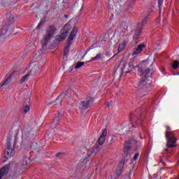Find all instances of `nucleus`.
Here are the masks:
<instances>
[{
  "mask_svg": "<svg viewBox=\"0 0 179 179\" xmlns=\"http://www.w3.org/2000/svg\"><path fill=\"white\" fill-rule=\"evenodd\" d=\"M138 73L140 76L142 78V80H138L137 83L139 92L149 93V92L152 90V81L148 79V78L150 76V69H140Z\"/></svg>",
  "mask_w": 179,
  "mask_h": 179,
  "instance_id": "1",
  "label": "nucleus"
},
{
  "mask_svg": "<svg viewBox=\"0 0 179 179\" xmlns=\"http://www.w3.org/2000/svg\"><path fill=\"white\" fill-rule=\"evenodd\" d=\"M13 23H15V17L12 14H6L0 31V37H3L8 33V29L10 27V24H13Z\"/></svg>",
  "mask_w": 179,
  "mask_h": 179,
  "instance_id": "2",
  "label": "nucleus"
},
{
  "mask_svg": "<svg viewBox=\"0 0 179 179\" xmlns=\"http://www.w3.org/2000/svg\"><path fill=\"white\" fill-rule=\"evenodd\" d=\"M166 131L165 132V137L166 139V147L168 148H176L177 146L176 143H177V138H176V134L174 131H169L171 128L170 127H166Z\"/></svg>",
  "mask_w": 179,
  "mask_h": 179,
  "instance_id": "3",
  "label": "nucleus"
},
{
  "mask_svg": "<svg viewBox=\"0 0 179 179\" xmlns=\"http://www.w3.org/2000/svg\"><path fill=\"white\" fill-rule=\"evenodd\" d=\"M77 33H78V28H76V27H74L72 29L70 36H69V38L67 39L68 43L64 47L63 59H66L68 58V54H69V48H71V45H72L73 38H75V36H76Z\"/></svg>",
  "mask_w": 179,
  "mask_h": 179,
  "instance_id": "4",
  "label": "nucleus"
},
{
  "mask_svg": "<svg viewBox=\"0 0 179 179\" xmlns=\"http://www.w3.org/2000/svg\"><path fill=\"white\" fill-rule=\"evenodd\" d=\"M54 33H55V27H48L46 29V34L43 37V41L42 43L43 45H47L48 42L51 38H52V36H54Z\"/></svg>",
  "mask_w": 179,
  "mask_h": 179,
  "instance_id": "5",
  "label": "nucleus"
},
{
  "mask_svg": "<svg viewBox=\"0 0 179 179\" xmlns=\"http://www.w3.org/2000/svg\"><path fill=\"white\" fill-rule=\"evenodd\" d=\"M141 24H138V26L134 29V34L133 36V39L131 41V45H136L139 43V38L142 36V31H141Z\"/></svg>",
  "mask_w": 179,
  "mask_h": 179,
  "instance_id": "6",
  "label": "nucleus"
},
{
  "mask_svg": "<svg viewBox=\"0 0 179 179\" xmlns=\"http://www.w3.org/2000/svg\"><path fill=\"white\" fill-rule=\"evenodd\" d=\"M93 101H94V99L90 96L87 97L80 103V110H87L90 107V105L93 104Z\"/></svg>",
  "mask_w": 179,
  "mask_h": 179,
  "instance_id": "7",
  "label": "nucleus"
},
{
  "mask_svg": "<svg viewBox=\"0 0 179 179\" xmlns=\"http://www.w3.org/2000/svg\"><path fill=\"white\" fill-rule=\"evenodd\" d=\"M69 97H71V94H66V92L62 93L56 99L55 101L52 103L53 106H57L58 103H60V106H62V101H65L66 99H69Z\"/></svg>",
  "mask_w": 179,
  "mask_h": 179,
  "instance_id": "8",
  "label": "nucleus"
},
{
  "mask_svg": "<svg viewBox=\"0 0 179 179\" xmlns=\"http://www.w3.org/2000/svg\"><path fill=\"white\" fill-rule=\"evenodd\" d=\"M13 156H15V149H6L4 151V159H6V160L3 162H7V160H9V159H11Z\"/></svg>",
  "mask_w": 179,
  "mask_h": 179,
  "instance_id": "9",
  "label": "nucleus"
},
{
  "mask_svg": "<svg viewBox=\"0 0 179 179\" xmlns=\"http://www.w3.org/2000/svg\"><path fill=\"white\" fill-rule=\"evenodd\" d=\"M145 43H141L137 46V48L134 49V52L131 55L133 58H135V57H136L137 55H139V54H141V52L143 51V48H145Z\"/></svg>",
  "mask_w": 179,
  "mask_h": 179,
  "instance_id": "10",
  "label": "nucleus"
},
{
  "mask_svg": "<svg viewBox=\"0 0 179 179\" xmlns=\"http://www.w3.org/2000/svg\"><path fill=\"white\" fill-rule=\"evenodd\" d=\"M9 169H10V165L7 164L0 169V179H3L9 173Z\"/></svg>",
  "mask_w": 179,
  "mask_h": 179,
  "instance_id": "11",
  "label": "nucleus"
},
{
  "mask_svg": "<svg viewBox=\"0 0 179 179\" xmlns=\"http://www.w3.org/2000/svg\"><path fill=\"white\" fill-rule=\"evenodd\" d=\"M151 16L152 15L150 14H148L141 22H138L137 27L138 24H140L139 27L141 29V31H142V28L146 25V23H148V19H150Z\"/></svg>",
  "mask_w": 179,
  "mask_h": 179,
  "instance_id": "12",
  "label": "nucleus"
},
{
  "mask_svg": "<svg viewBox=\"0 0 179 179\" xmlns=\"http://www.w3.org/2000/svg\"><path fill=\"white\" fill-rule=\"evenodd\" d=\"M131 143L129 141L127 143H125L124 147V152L123 155H124V159H127L128 157V155H129V150L131 149Z\"/></svg>",
  "mask_w": 179,
  "mask_h": 179,
  "instance_id": "13",
  "label": "nucleus"
},
{
  "mask_svg": "<svg viewBox=\"0 0 179 179\" xmlns=\"http://www.w3.org/2000/svg\"><path fill=\"white\" fill-rule=\"evenodd\" d=\"M140 118H141L140 115H138V116H136L135 114H131L130 116V121L132 123L136 122V124H139Z\"/></svg>",
  "mask_w": 179,
  "mask_h": 179,
  "instance_id": "14",
  "label": "nucleus"
},
{
  "mask_svg": "<svg viewBox=\"0 0 179 179\" xmlns=\"http://www.w3.org/2000/svg\"><path fill=\"white\" fill-rule=\"evenodd\" d=\"M66 37H68V33L63 32L60 35L56 36V40L57 41H63V40H65Z\"/></svg>",
  "mask_w": 179,
  "mask_h": 179,
  "instance_id": "15",
  "label": "nucleus"
},
{
  "mask_svg": "<svg viewBox=\"0 0 179 179\" xmlns=\"http://www.w3.org/2000/svg\"><path fill=\"white\" fill-rule=\"evenodd\" d=\"M39 71H40V66L38 64H35L31 69L30 73L33 75H37Z\"/></svg>",
  "mask_w": 179,
  "mask_h": 179,
  "instance_id": "16",
  "label": "nucleus"
},
{
  "mask_svg": "<svg viewBox=\"0 0 179 179\" xmlns=\"http://www.w3.org/2000/svg\"><path fill=\"white\" fill-rule=\"evenodd\" d=\"M61 120V117H59V113H58V115L56 116L54 119H53V122H52V125L53 127H57V125H58V124H59V120Z\"/></svg>",
  "mask_w": 179,
  "mask_h": 179,
  "instance_id": "17",
  "label": "nucleus"
},
{
  "mask_svg": "<svg viewBox=\"0 0 179 179\" xmlns=\"http://www.w3.org/2000/svg\"><path fill=\"white\" fill-rule=\"evenodd\" d=\"M29 164V158L25 157L22 161V169H26V166Z\"/></svg>",
  "mask_w": 179,
  "mask_h": 179,
  "instance_id": "18",
  "label": "nucleus"
},
{
  "mask_svg": "<svg viewBox=\"0 0 179 179\" xmlns=\"http://www.w3.org/2000/svg\"><path fill=\"white\" fill-rule=\"evenodd\" d=\"M12 140L9 138L6 139V149H13L12 148V142H10Z\"/></svg>",
  "mask_w": 179,
  "mask_h": 179,
  "instance_id": "19",
  "label": "nucleus"
},
{
  "mask_svg": "<svg viewBox=\"0 0 179 179\" xmlns=\"http://www.w3.org/2000/svg\"><path fill=\"white\" fill-rule=\"evenodd\" d=\"M11 79L12 78L10 77H8L2 84H0V87H3V86L9 85V82H10Z\"/></svg>",
  "mask_w": 179,
  "mask_h": 179,
  "instance_id": "20",
  "label": "nucleus"
},
{
  "mask_svg": "<svg viewBox=\"0 0 179 179\" xmlns=\"http://www.w3.org/2000/svg\"><path fill=\"white\" fill-rule=\"evenodd\" d=\"M97 152H99V148H94L91 150V152H87V155L90 156L91 155H94L97 153Z\"/></svg>",
  "mask_w": 179,
  "mask_h": 179,
  "instance_id": "21",
  "label": "nucleus"
},
{
  "mask_svg": "<svg viewBox=\"0 0 179 179\" xmlns=\"http://www.w3.org/2000/svg\"><path fill=\"white\" fill-rule=\"evenodd\" d=\"M22 111H23L24 114H27V113H29V111H30V107L28 105H26L25 106H24L22 108Z\"/></svg>",
  "mask_w": 179,
  "mask_h": 179,
  "instance_id": "22",
  "label": "nucleus"
},
{
  "mask_svg": "<svg viewBox=\"0 0 179 179\" xmlns=\"http://www.w3.org/2000/svg\"><path fill=\"white\" fill-rule=\"evenodd\" d=\"M106 142V138L104 137L100 136L98 140V143L101 146Z\"/></svg>",
  "mask_w": 179,
  "mask_h": 179,
  "instance_id": "23",
  "label": "nucleus"
},
{
  "mask_svg": "<svg viewBox=\"0 0 179 179\" xmlns=\"http://www.w3.org/2000/svg\"><path fill=\"white\" fill-rule=\"evenodd\" d=\"M83 65H85V62H78L75 66V69H79V68H81V66H83Z\"/></svg>",
  "mask_w": 179,
  "mask_h": 179,
  "instance_id": "24",
  "label": "nucleus"
},
{
  "mask_svg": "<svg viewBox=\"0 0 179 179\" xmlns=\"http://www.w3.org/2000/svg\"><path fill=\"white\" fill-rule=\"evenodd\" d=\"M178 64H179L178 61L177 60L174 61L173 63L172 64L173 69H177L178 68Z\"/></svg>",
  "mask_w": 179,
  "mask_h": 179,
  "instance_id": "25",
  "label": "nucleus"
},
{
  "mask_svg": "<svg viewBox=\"0 0 179 179\" xmlns=\"http://www.w3.org/2000/svg\"><path fill=\"white\" fill-rule=\"evenodd\" d=\"M125 166V162L124 161H121L119 164L117 168L120 169L122 170H124V166Z\"/></svg>",
  "mask_w": 179,
  "mask_h": 179,
  "instance_id": "26",
  "label": "nucleus"
},
{
  "mask_svg": "<svg viewBox=\"0 0 179 179\" xmlns=\"http://www.w3.org/2000/svg\"><path fill=\"white\" fill-rule=\"evenodd\" d=\"M28 76H29V74H27V75L24 76L21 78L20 83L21 85H23V83H24V82H26V79H27V77H28Z\"/></svg>",
  "mask_w": 179,
  "mask_h": 179,
  "instance_id": "27",
  "label": "nucleus"
},
{
  "mask_svg": "<svg viewBox=\"0 0 179 179\" xmlns=\"http://www.w3.org/2000/svg\"><path fill=\"white\" fill-rule=\"evenodd\" d=\"M100 58H101V55L100 53H99V54H97V55H96V57H92V58L91 59L90 62H92V61H96V60H97V59H100Z\"/></svg>",
  "mask_w": 179,
  "mask_h": 179,
  "instance_id": "28",
  "label": "nucleus"
},
{
  "mask_svg": "<svg viewBox=\"0 0 179 179\" xmlns=\"http://www.w3.org/2000/svg\"><path fill=\"white\" fill-rule=\"evenodd\" d=\"M164 0H158V9L159 12H162V5H163Z\"/></svg>",
  "mask_w": 179,
  "mask_h": 179,
  "instance_id": "29",
  "label": "nucleus"
},
{
  "mask_svg": "<svg viewBox=\"0 0 179 179\" xmlns=\"http://www.w3.org/2000/svg\"><path fill=\"white\" fill-rule=\"evenodd\" d=\"M121 27L122 29H124V30H125L126 31H128V24H127V23L122 22Z\"/></svg>",
  "mask_w": 179,
  "mask_h": 179,
  "instance_id": "30",
  "label": "nucleus"
},
{
  "mask_svg": "<svg viewBox=\"0 0 179 179\" xmlns=\"http://www.w3.org/2000/svg\"><path fill=\"white\" fill-rule=\"evenodd\" d=\"M138 157H139V151L134 155L132 161L136 162V160H138Z\"/></svg>",
  "mask_w": 179,
  "mask_h": 179,
  "instance_id": "31",
  "label": "nucleus"
},
{
  "mask_svg": "<svg viewBox=\"0 0 179 179\" xmlns=\"http://www.w3.org/2000/svg\"><path fill=\"white\" fill-rule=\"evenodd\" d=\"M124 169H120V168H117L116 169V174H117V176H121V174H122V171Z\"/></svg>",
  "mask_w": 179,
  "mask_h": 179,
  "instance_id": "32",
  "label": "nucleus"
},
{
  "mask_svg": "<svg viewBox=\"0 0 179 179\" xmlns=\"http://www.w3.org/2000/svg\"><path fill=\"white\" fill-rule=\"evenodd\" d=\"M106 136H107V129H105L103 130L101 137L106 138Z\"/></svg>",
  "mask_w": 179,
  "mask_h": 179,
  "instance_id": "33",
  "label": "nucleus"
},
{
  "mask_svg": "<svg viewBox=\"0 0 179 179\" xmlns=\"http://www.w3.org/2000/svg\"><path fill=\"white\" fill-rule=\"evenodd\" d=\"M123 50H124V44H120L117 49L118 52H121V51H123Z\"/></svg>",
  "mask_w": 179,
  "mask_h": 179,
  "instance_id": "34",
  "label": "nucleus"
},
{
  "mask_svg": "<svg viewBox=\"0 0 179 179\" xmlns=\"http://www.w3.org/2000/svg\"><path fill=\"white\" fill-rule=\"evenodd\" d=\"M65 155V153L64 152H58L57 155H56V157H62Z\"/></svg>",
  "mask_w": 179,
  "mask_h": 179,
  "instance_id": "35",
  "label": "nucleus"
},
{
  "mask_svg": "<svg viewBox=\"0 0 179 179\" xmlns=\"http://www.w3.org/2000/svg\"><path fill=\"white\" fill-rule=\"evenodd\" d=\"M43 24H44V21L41 20L38 24L37 25L36 29H38L41 26H43Z\"/></svg>",
  "mask_w": 179,
  "mask_h": 179,
  "instance_id": "36",
  "label": "nucleus"
},
{
  "mask_svg": "<svg viewBox=\"0 0 179 179\" xmlns=\"http://www.w3.org/2000/svg\"><path fill=\"white\" fill-rule=\"evenodd\" d=\"M56 2L57 3H62V2H64V0H56Z\"/></svg>",
  "mask_w": 179,
  "mask_h": 179,
  "instance_id": "37",
  "label": "nucleus"
},
{
  "mask_svg": "<svg viewBox=\"0 0 179 179\" xmlns=\"http://www.w3.org/2000/svg\"><path fill=\"white\" fill-rule=\"evenodd\" d=\"M110 106H111L110 103L108 102L107 104H106V106L110 107Z\"/></svg>",
  "mask_w": 179,
  "mask_h": 179,
  "instance_id": "38",
  "label": "nucleus"
},
{
  "mask_svg": "<svg viewBox=\"0 0 179 179\" xmlns=\"http://www.w3.org/2000/svg\"><path fill=\"white\" fill-rule=\"evenodd\" d=\"M64 17H65L66 19H68V17H69V15H64Z\"/></svg>",
  "mask_w": 179,
  "mask_h": 179,
  "instance_id": "39",
  "label": "nucleus"
},
{
  "mask_svg": "<svg viewBox=\"0 0 179 179\" xmlns=\"http://www.w3.org/2000/svg\"><path fill=\"white\" fill-rule=\"evenodd\" d=\"M145 95H146V94H143V95L142 94H139V97H143V96H145Z\"/></svg>",
  "mask_w": 179,
  "mask_h": 179,
  "instance_id": "40",
  "label": "nucleus"
},
{
  "mask_svg": "<svg viewBox=\"0 0 179 179\" xmlns=\"http://www.w3.org/2000/svg\"><path fill=\"white\" fill-rule=\"evenodd\" d=\"M90 50H92V48H90V49L85 53L84 55H86V54H87V52H88V51H90Z\"/></svg>",
  "mask_w": 179,
  "mask_h": 179,
  "instance_id": "41",
  "label": "nucleus"
},
{
  "mask_svg": "<svg viewBox=\"0 0 179 179\" xmlns=\"http://www.w3.org/2000/svg\"><path fill=\"white\" fill-rule=\"evenodd\" d=\"M132 171H134V169H130V176L132 174L131 173H132Z\"/></svg>",
  "mask_w": 179,
  "mask_h": 179,
  "instance_id": "42",
  "label": "nucleus"
},
{
  "mask_svg": "<svg viewBox=\"0 0 179 179\" xmlns=\"http://www.w3.org/2000/svg\"><path fill=\"white\" fill-rule=\"evenodd\" d=\"M126 73H129V71H126Z\"/></svg>",
  "mask_w": 179,
  "mask_h": 179,
  "instance_id": "43",
  "label": "nucleus"
},
{
  "mask_svg": "<svg viewBox=\"0 0 179 179\" xmlns=\"http://www.w3.org/2000/svg\"><path fill=\"white\" fill-rule=\"evenodd\" d=\"M108 61H111V58L110 59H108Z\"/></svg>",
  "mask_w": 179,
  "mask_h": 179,
  "instance_id": "44",
  "label": "nucleus"
},
{
  "mask_svg": "<svg viewBox=\"0 0 179 179\" xmlns=\"http://www.w3.org/2000/svg\"><path fill=\"white\" fill-rule=\"evenodd\" d=\"M165 150L167 152L169 150L166 149Z\"/></svg>",
  "mask_w": 179,
  "mask_h": 179,
  "instance_id": "45",
  "label": "nucleus"
},
{
  "mask_svg": "<svg viewBox=\"0 0 179 179\" xmlns=\"http://www.w3.org/2000/svg\"><path fill=\"white\" fill-rule=\"evenodd\" d=\"M140 122H142V120H140Z\"/></svg>",
  "mask_w": 179,
  "mask_h": 179,
  "instance_id": "46",
  "label": "nucleus"
},
{
  "mask_svg": "<svg viewBox=\"0 0 179 179\" xmlns=\"http://www.w3.org/2000/svg\"><path fill=\"white\" fill-rule=\"evenodd\" d=\"M11 178H13V177L11 176Z\"/></svg>",
  "mask_w": 179,
  "mask_h": 179,
  "instance_id": "47",
  "label": "nucleus"
}]
</instances>
